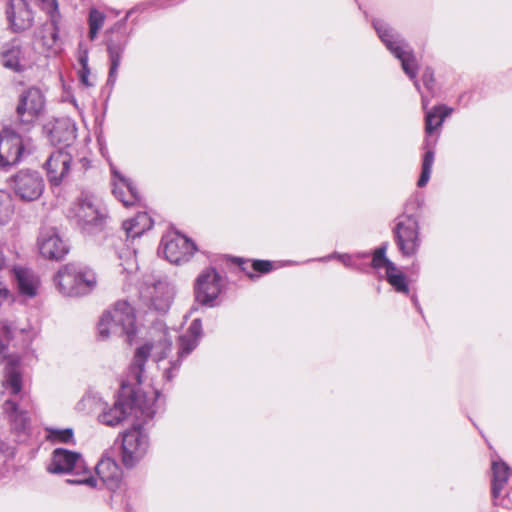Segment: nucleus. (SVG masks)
I'll use <instances>...</instances> for the list:
<instances>
[{"mask_svg":"<svg viewBox=\"0 0 512 512\" xmlns=\"http://www.w3.org/2000/svg\"><path fill=\"white\" fill-rule=\"evenodd\" d=\"M421 205L420 200L418 198L410 199L405 206V211L408 212L410 210H415L419 208Z\"/></svg>","mask_w":512,"mask_h":512,"instance_id":"37998d69","label":"nucleus"},{"mask_svg":"<svg viewBox=\"0 0 512 512\" xmlns=\"http://www.w3.org/2000/svg\"><path fill=\"white\" fill-rule=\"evenodd\" d=\"M12 333V327L7 322H0V357L6 354Z\"/></svg>","mask_w":512,"mask_h":512,"instance_id":"72a5a7b5","label":"nucleus"},{"mask_svg":"<svg viewBox=\"0 0 512 512\" xmlns=\"http://www.w3.org/2000/svg\"><path fill=\"white\" fill-rule=\"evenodd\" d=\"M84 468L85 463L81 454L63 448H57L52 452L47 471L52 474H66L70 472L79 474Z\"/></svg>","mask_w":512,"mask_h":512,"instance_id":"dca6fc26","label":"nucleus"},{"mask_svg":"<svg viewBox=\"0 0 512 512\" xmlns=\"http://www.w3.org/2000/svg\"><path fill=\"white\" fill-rule=\"evenodd\" d=\"M98 478L109 490H115L121 481L122 471L110 457H103L95 467Z\"/></svg>","mask_w":512,"mask_h":512,"instance_id":"aec40b11","label":"nucleus"},{"mask_svg":"<svg viewBox=\"0 0 512 512\" xmlns=\"http://www.w3.org/2000/svg\"><path fill=\"white\" fill-rule=\"evenodd\" d=\"M13 214L12 201L10 196L0 190V225L9 221Z\"/></svg>","mask_w":512,"mask_h":512,"instance_id":"473e14b6","label":"nucleus"},{"mask_svg":"<svg viewBox=\"0 0 512 512\" xmlns=\"http://www.w3.org/2000/svg\"><path fill=\"white\" fill-rule=\"evenodd\" d=\"M57 290L64 296H82L91 292L97 284L95 273L76 264L63 266L54 276Z\"/></svg>","mask_w":512,"mask_h":512,"instance_id":"20e7f679","label":"nucleus"},{"mask_svg":"<svg viewBox=\"0 0 512 512\" xmlns=\"http://www.w3.org/2000/svg\"><path fill=\"white\" fill-rule=\"evenodd\" d=\"M112 173L114 186L113 194L115 197L126 207L135 204L139 199L136 187H134L128 179L120 175L114 168H112Z\"/></svg>","mask_w":512,"mask_h":512,"instance_id":"4be33fe9","label":"nucleus"},{"mask_svg":"<svg viewBox=\"0 0 512 512\" xmlns=\"http://www.w3.org/2000/svg\"><path fill=\"white\" fill-rule=\"evenodd\" d=\"M396 244L405 257L415 255L420 247V227L418 220L411 214H403L396 219L393 229Z\"/></svg>","mask_w":512,"mask_h":512,"instance_id":"0eeeda50","label":"nucleus"},{"mask_svg":"<svg viewBox=\"0 0 512 512\" xmlns=\"http://www.w3.org/2000/svg\"><path fill=\"white\" fill-rule=\"evenodd\" d=\"M452 112L451 108L446 106L434 107L431 111L426 112L425 116V131L431 134L437 127H440L448 115Z\"/></svg>","mask_w":512,"mask_h":512,"instance_id":"cd10ccee","label":"nucleus"},{"mask_svg":"<svg viewBox=\"0 0 512 512\" xmlns=\"http://www.w3.org/2000/svg\"><path fill=\"white\" fill-rule=\"evenodd\" d=\"M38 248L43 257L53 260H59L68 253L66 243L53 227L41 230L38 237Z\"/></svg>","mask_w":512,"mask_h":512,"instance_id":"f3484780","label":"nucleus"},{"mask_svg":"<svg viewBox=\"0 0 512 512\" xmlns=\"http://www.w3.org/2000/svg\"><path fill=\"white\" fill-rule=\"evenodd\" d=\"M422 81L428 90H432L434 84L433 71L427 68L422 75Z\"/></svg>","mask_w":512,"mask_h":512,"instance_id":"a19ab883","label":"nucleus"},{"mask_svg":"<svg viewBox=\"0 0 512 512\" xmlns=\"http://www.w3.org/2000/svg\"><path fill=\"white\" fill-rule=\"evenodd\" d=\"M202 333V324L199 319H195L190 324L187 332L179 338L178 358L169 362L168 367H163V376L167 381H171L177 374L181 365V359L190 354L198 344Z\"/></svg>","mask_w":512,"mask_h":512,"instance_id":"f8f14e48","label":"nucleus"},{"mask_svg":"<svg viewBox=\"0 0 512 512\" xmlns=\"http://www.w3.org/2000/svg\"><path fill=\"white\" fill-rule=\"evenodd\" d=\"M254 271L267 273L272 269V262L266 260H256L252 263Z\"/></svg>","mask_w":512,"mask_h":512,"instance_id":"4c0bfd02","label":"nucleus"},{"mask_svg":"<svg viewBox=\"0 0 512 512\" xmlns=\"http://www.w3.org/2000/svg\"><path fill=\"white\" fill-rule=\"evenodd\" d=\"M174 287L165 279L147 276L140 287V297L150 308L166 312L174 298Z\"/></svg>","mask_w":512,"mask_h":512,"instance_id":"423d86ee","label":"nucleus"},{"mask_svg":"<svg viewBox=\"0 0 512 512\" xmlns=\"http://www.w3.org/2000/svg\"><path fill=\"white\" fill-rule=\"evenodd\" d=\"M3 395L10 398L4 400L3 410L9 417L13 426L17 430H24L29 422L26 411L19 408L17 400H22L24 393L22 392V375L17 365L8 363L5 367L4 377L2 380Z\"/></svg>","mask_w":512,"mask_h":512,"instance_id":"7ed1b4c3","label":"nucleus"},{"mask_svg":"<svg viewBox=\"0 0 512 512\" xmlns=\"http://www.w3.org/2000/svg\"><path fill=\"white\" fill-rule=\"evenodd\" d=\"M153 221L146 212L138 213L134 218L125 221L123 228L127 238L135 239L141 236L145 231L151 229Z\"/></svg>","mask_w":512,"mask_h":512,"instance_id":"bb28decb","label":"nucleus"},{"mask_svg":"<svg viewBox=\"0 0 512 512\" xmlns=\"http://www.w3.org/2000/svg\"><path fill=\"white\" fill-rule=\"evenodd\" d=\"M161 246L166 259L174 264L189 261L197 250L194 242L176 231L166 233L162 238Z\"/></svg>","mask_w":512,"mask_h":512,"instance_id":"1a4fd4ad","label":"nucleus"},{"mask_svg":"<svg viewBox=\"0 0 512 512\" xmlns=\"http://www.w3.org/2000/svg\"><path fill=\"white\" fill-rule=\"evenodd\" d=\"M67 483L69 484H84L90 487H96V479L93 476L76 478V479H68Z\"/></svg>","mask_w":512,"mask_h":512,"instance_id":"58836bf2","label":"nucleus"},{"mask_svg":"<svg viewBox=\"0 0 512 512\" xmlns=\"http://www.w3.org/2000/svg\"><path fill=\"white\" fill-rule=\"evenodd\" d=\"M381 41L387 49L401 61L405 74L413 80L415 88L420 91V85L416 79L418 65L412 49L392 28L383 21L377 20L373 23Z\"/></svg>","mask_w":512,"mask_h":512,"instance_id":"39448f33","label":"nucleus"},{"mask_svg":"<svg viewBox=\"0 0 512 512\" xmlns=\"http://www.w3.org/2000/svg\"><path fill=\"white\" fill-rule=\"evenodd\" d=\"M24 153L22 137L11 129L0 131V168L7 169L18 164Z\"/></svg>","mask_w":512,"mask_h":512,"instance_id":"ddd939ff","label":"nucleus"},{"mask_svg":"<svg viewBox=\"0 0 512 512\" xmlns=\"http://www.w3.org/2000/svg\"><path fill=\"white\" fill-rule=\"evenodd\" d=\"M124 46L120 44H108V54L110 59V71L108 76V83L114 84L117 78V70L119 68Z\"/></svg>","mask_w":512,"mask_h":512,"instance_id":"c756f323","label":"nucleus"},{"mask_svg":"<svg viewBox=\"0 0 512 512\" xmlns=\"http://www.w3.org/2000/svg\"><path fill=\"white\" fill-rule=\"evenodd\" d=\"M42 5L52 18L51 23L45 24L42 28V32L45 33L42 40L44 45L52 47L58 39V29L54 23V16L58 12V3L57 0H42Z\"/></svg>","mask_w":512,"mask_h":512,"instance_id":"a878e982","label":"nucleus"},{"mask_svg":"<svg viewBox=\"0 0 512 512\" xmlns=\"http://www.w3.org/2000/svg\"><path fill=\"white\" fill-rule=\"evenodd\" d=\"M111 335L125 336L131 343L136 335V318L134 309L126 301H118L105 311L98 323V336L102 340Z\"/></svg>","mask_w":512,"mask_h":512,"instance_id":"f03ea898","label":"nucleus"},{"mask_svg":"<svg viewBox=\"0 0 512 512\" xmlns=\"http://www.w3.org/2000/svg\"><path fill=\"white\" fill-rule=\"evenodd\" d=\"M434 163V152L432 150H428L423 157V163H422V172L420 175V178L417 182L418 187H424L431 175L432 166Z\"/></svg>","mask_w":512,"mask_h":512,"instance_id":"2f4dec72","label":"nucleus"},{"mask_svg":"<svg viewBox=\"0 0 512 512\" xmlns=\"http://www.w3.org/2000/svg\"><path fill=\"white\" fill-rule=\"evenodd\" d=\"M89 77H90V68L89 67L81 68L79 71V78H80L81 83L86 87H92L94 85V83L90 81Z\"/></svg>","mask_w":512,"mask_h":512,"instance_id":"ea45409f","label":"nucleus"},{"mask_svg":"<svg viewBox=\"0 0 512 512\" xmlns=\"http://www.w3.org/2000/svg\"><path fill=\"white\" fill-rule=\"evenodd\" d=\"M386 249L387 245L384 244L375 250L372 258V266L374 268L385 267L386 271H388V263L393 262L386 257Z\"/></svg>","mask_w":512,"mask_h":512,"instance_id":"f704fd0d","label":"nucleus"},{"mask_svg":"<svg viewBox=\"0 0 512 512\" xmlns=\"http://www.w3.org/2000/svg\"><path fill=\"white\" fill-rule=\"evenodd\" d=\"M134 254H135V251L129 253V255L131 256V258H130L131 263L128 265V267H124V270H132L133 265L136 266V259H135Z\"/></svg>","mask_w":512,"mask_h":512,"instance_id":"a18cd8bd","label":"nucleus"},{"mask_svg":"<svg viewBox=\"0 0 512 512\" xmlns=\"http://www.w3.org/2000/svg\"><path fill=\"white\" fill-rule=\"evenodd\" d=\"M387 281L397 292L407 294L409 287L406 283V278L402 272L396 267L394 263H388V271H386Z\"/></svg>","mask_w":512,"mask_h":512,"instance_id":"c85d7f7f","label":"nucleus"},{"mask_svg":"<svg viewBox=\"0 0 512 512\" xmlns=\"http://www.w3.org/2000/svg\"><path fill=\"white\" fill-rule=\"evenodd\" d=\"M22 59L23 52L19 39H12L1 46L0 60L4 67L20 72L24 69Z\"/></svg>","mask_w":512,"mask_h":512,"instance_id":"412c9836","label":"nucleus"},{"mask_svg":"<svg viewBox=\"0 0 512 512\" xmlns=\"http://www.w3.org/2000/svg\"><path fill=\"white\" fill-rule=\"evenodd\" d=\"M79 63L81 65V68L89 67L88 66V50L85 49L81 52L79 56Z\"/></svg>","mask_w":512,"mask_h":512,"instance_id":"c03bdc74","label":"nucleus"},{"mask_svg":"<svg viewBox=\"0 0 512 512\" xmlns=\"http://www.w3.org/2000/svg\"><path fill=\"white\" fill-rule=\"evenodd\" d=\"M49 439L52 442L68 443L73 440V430L67 429H49Z\"/></svg>","mask_w":512,"mask_h":512,"instance_id":"c9c22d12","label":"nucleus"},{"mask_svg":"<svg viewBox=\"0 0 512 512\" xmlns=\"http://www.w3.org/2000/svg\"><path fill=\"white\" fill-rule=\"evenodd\" d=\"M499 501H503L504 504L509 505V508H512V502L509 498V495L501 496V493L499 494Z\"/></svg>","mask_w":512,"mask_h":512,"instance_id":"49530a36","label":"nucleus"},{"mask_svg":"<svg viewBox=\"0 0 512 512\" xmlns=\"http://www.w3.org/2000/svg\"><path fill=\"white\" fill-rule=\"evenodd\" d=\"M422 104H423V108L426 109L427 107V100L425 97H422Z\"/></svg>","mask_w":512,"mask_h":512,"instance_id":"de8ad7c7","label":"nucleus"},{"mask_svg":"<svg viewBox=\"0 0 512 512\" xmlns=\"http://www.w3.org/2000/svg\"><path fill=\"white\" fill-rule=\"evenodd\" d=\"M171 347V340L165 333H161L157 339L149 340L135 350L118 399L112 406H106L98 416L102 424L114 427L129 418L146 422L154 416L155 396L153 394L148 397L139 386L143 382L148 358L152 357L154 361L160 362L167 357Z\"/></svg>","mask_w":512,"mask_h":512,"instance_id":"f257e3e1","label":"nucleus"},{"mask_svg":"<svg viewBox=\"0 0 512 512\" xmlns=\"http://www.w3.org/2000/svg\"><path fill=\"white\" fill-rule=\"evenodd\" d=\"M5 16L9 29L14 33L24 32L34 23L33 10L26 0H8Z\"/></svg>","mask_w":512,"mask_h":512,"instance_id":"2eb2a0df","label":"nucleus"},{"mask_svg":"<svg viewBox=\"0 0 512 512\" xmlns=\"http://www.w3.org/2000/svg\"><path fill=\"white\" fill-rule=\"evenodd\" d=\"M105 22V15L101 11L97 9H91L89 12V38L90 40H94L99 32V30L102 28Z\"/></svg>","mask_w":512,"mask_h":512,"instance_id":"7c9ffc66","label":"nucleus"},{"mask_svg":"<svg viewBox=\"0 0 512 512\" xmlns=\"http://www.w3.org/2000/svg\"><path fill=\"white\" fill-rule=\"evenodd\" d=\"M149 440L147 434L140 425L123 434L122 437V462L130 468L133 467L147 452Z\"/></svg>","mask_w":512,"mask_h":512,"instance_id":"9d476101","label":"nucleus"},{"mask_svg":"<svg viewBox=\"0 0 512 512\" xmlns=\"http://www.w3.org/2000/svg\"><path fill=\"white\" fill-rule=\"evenodd\" d=\"M4 268H5V258H4L2 251L0 250V271L3 270ZM8 294H9V291H8L7 287L2 282H0V305L7 299Z\"/></svg>","mask_w":512,"mask_h":512,"instance_id":"e433bc0d","label":"nucleus"},{"mask_svg":"<svg viewBox=\"0 0 512 512\" xmlns=\"http://www.w3.org/2000/svg\"><path fill=\"white\" fill-rule=\"evenodd\" d=\"M220 279V275L212 268L200 274L195 286L196 301L205 305L212 303L221 291Z\"/></svg>","mask_w":512,"mask_h":512,"instance_id":"a211bd4d","label":"nucleus"},{"mask_svg":"<svg viewBox=\"0 0 512 512\" xmlns=\"http://www.w3.org/2000/svg\"><path fill=\"white\" fill-rule=\"evenodd\" d=\"M492 475V497L494 505L509 508V505L504 504L503 501H499V494L502 492L510 477V468L503 461H493Z\"/></svg>","mask_w":512,"mask_h":512,"instance_id":"5701e85b","label":"nucleus"},{"mask_svg":"<svg viewBox=\"0 0 512 512\" xmlns=\"http://www.w3.org/2000/svg\"><path fill=\"white\" fill-rule=\"evenodd\" d=\"M49 138L53 144H70L76 138V127L70 119H57L49 130Z\"/></svg>","mask_w":512,"mask_h":512,"instance_id":"b1692460","label":"nucleus"},{"mask_svg":"<svg viewBox=\"0 0 512 512\" xmlns=\"http://www.w3.org/2000/svg\"><path fill=\"white\" fill-rule=\"evenodd\" d=\"M333 257H337L347 267L354 266V264L352 262V257L348 254H337V255H334Z\"/></svg>","mask_w":512,"mask_h":512,"instance_id":"79ce46f5","label":"nucleus"},{"mask_svg":"<svg viewBox=\"0 0 512 512\" xmlns=\"http://www.w3.org/2000/svg\"><path fill=\"white\" fill-rule=\"evenodd\" d=\"M14 276L19 292L22 295L29 298L36 296L39 287V279L31 270L16 268L14 269Z\"/></svg>","mask_w":512,"mask_h":512,"instance_id":"393cba45","label":"nucleus"},{"mask_svg":"<svg viewBox=\"0 0 512 512\" xmlns=\"http://www.w3.org/2000/svg\"><path fill=\"white\" fill-rule=\"evenodd\" d=\"M44 110L45 97L40 89L31 87L20 95L16 111L22 123L35 121L43 114Z\"/></svg>","mask_w":512,"mask_h":512,"instance_id":"4468645a","label":"nucleus"},{"mask_svg":"<svg viewBox=\"0 0 512 512\" xmlns=\"http://www.w3.org/2000/svg\"><path fill=\"white\" fill-rule=\"evenodd\" d=\"M72 156L64 150L54 151L45 163L51 184L59 185L70 170Z\"/></svg>","mask_w":512,"mask_h":512,"instance_id":"6ab92c4d","label":"nucleus"},{"mask_svg":"<svg viewBox=\"0 0 512 512\" xmlns=\"http://www.w3.org/2000/svg\"><path fill=\"white\" fill-rule=\"evenodd\" d=\"M72 213L82 229L88 232L100 229L104 222V214L93 196L82 195L73 206Z\"/></svg>","mask_w":512,"mask_h":512,"instance_id":"9b49d317","label":"nucleus"},{"mask_svg":"<svg viewBox=\"0 0 512 512\" xmlns=\"http://www.w3.org/2000/svg\"><path fill=\"white\" fill-rule=\"evenodd\" d=\"M9 186L22 201H35L42 195L45 183L42 175L35 170L22 169L11 176Z\"/></svg>","mask_w":512,"mask_h":512,"instance_id":"6e6552de","label":"nucleus"}]
</instances>
